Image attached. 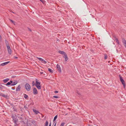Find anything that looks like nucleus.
<instances>
[{
  "mask_svg": "<svg viewBox=\"0 0 126 126\" xmlns=\"http://www.w3.org/2000/svg\"><path fill=\"white\" fill-rule=\"evenodd\" d=\"M25 89L27 91H29L30 90L31 87L30 85L28 83L26 84L25 85Z\"/></svg>",
  "mask_w": 126,
  "mask_h": 126,
  "instance_id": "nucleus-3",
  "label": "nucleus"
},
{
  "mask_svg": "<svg viewBox=\"0 0 126 126\" xmlns=\"http://www.w3.org/2000/svg\"><path fill=\"white\" fill-rule=\"evenodd\" d=\"M21 87L20 85H18V86L17 87L16 89V91H19L20 90Z\"/></svg>",
  "mask_w": 126,
  "mask_h": 126,
  "instance_id": "nucleus-10",
  "label": "nucleus"
},
{
  "mask_svg": "<svg viewBox=\"0 0 126 126\" xmlns=\"http://www.w3.org/2000/svg\"><path fill=\"white\" fill-rule=\"evenodd\" d=\"M10 82L11 83H11L12 84V83H13V82L11 80L10 81Z\"/></svg>",
  "mask_w": 126,
  "mask_h": 126,
  "instance_id": "nucleus-32",
  "label": "nucleus"
},
{
  "mask_svg": "<svg viewBox=\"0 0 126 126\" xmlns=\"http://www.w3.org/2000/svg\"><path fill=\"white\" fill-rule=\"evenodd\" d=\"M37 59H38L40 61H41L42 63H44L45 64H46L47 62L45 61L44 60L40 58L36 57Z\"/></svg>",
  "mask_w": 126,
  "mask_h": 126,
  "instance_id": "nucleus-4",
  "label": "nucleus"
},
{
  "mask_svg": "<svg viewBox=\"0 0 126 126\" xmlns=\"http://www.w3.org/2000/svg\"><path fill=\"white\" fill-rule=\"evenodd\" d=\"M59 52L61 54L64 55L66 54V53L65 52L60 50L59 51Z\"/></svg>",
  "mask_w": 126,
  "mask_h": 126,
  "instance_id": "nucleus-12",
  "label": "nucleus"
},
{
  "mask_svg": "<svg viewBox=\"0 0 126 126\" xmlns=\"http://www.w3.org/2000/svg\"><path fill=\"white\" fill-rule=\"evenodd\" d=\"M14 58H15L17 59V58H17V57H15H15H14Z\"/></svg>",
  "mask_w": 126,
  "mask_h": 126,
  "instance_id": "nucleus-34",
  "label": "nucleus"
},
{
  "mask_svg": "<svg viewBox=\"0 0 126 126\" xmlns=\"http://www.w3.org/2000/svg\"><path fill=\"white\" fill-rule=\"evenodd\" d=\"M10 62H7L5 63H1L0 64V66H4L7 64H8Z\"/></svg>",
  "mask_w": 126,
  "mask_h": 126,
  "instance_id": "nucleus-8",
  "label": "nucleus"
},
{
  "mask_svg": "<svg viewBox=\"0 0 126 126\" xmlns=\"http://www.w3.org/2000/svg\"><path fill=\"white\" fill-rule=\"evenodd\" d=\"M53 98H58V96L57 95H54L53 96Z\"/></svg>",
  "mask_w": 126,
  "mask_h": 126,
  "instance_id": "nucleus-28",
  "label": "nucleus"
},
{
  "mask_svg": "<svg viewBox=\"0 0 126 126\" xmlns=\"http://www.w3.org/2000/svg\"><path fill=\"white\" fill-rule=\"evenodd\" d=\"M35 85L36 87L38 89H40L41 88V86L40 85V82H39V80L37 79H35Z\"/></svg>",
  "mask_w": 126,
  "mask_h": 126,
  "instance_id": "nucleus-1",
  "label": "nucleus"
},
{
  "mask_svg": "<svg viewBox=\"0 0 126 126\" xmlns=\"http://www.w3.org/2000/svg\"><path fill=\"white\" fill-rule=\"evenodd\" d=\"M48 71H49L50 72H51V73L53 72L52 71V70L50 68H48Z\"/></svg>",
  "mask_w": 126,
  "mask_h": 126,
  "instance_id": "nucleus-22",
  "label": "nucleus"
},
{
  "mask_svg": "<svg viewBox=\"0 0 126 126\" xmlns=\"http://www.w3.org/2000/svg\"><path fill=\"white\" fill-rule=\"evenodd\" d=\"M5 42L6 44V46L7 47L9 46H10L8 42V41L6 40H5Z\"/></svg>",
  "mask_w": 126,
  "mask_h": 126,
  "instance_id": "nucleus-15",
  "label": "nucleus"
},
{
  "mask_svg": "<svg viewBox=\"0 0 126 126\" xmlns=\"http://www.w3.org/2000/svg\"><path fill=\"white\" fill-rule=\"evenodd\" d=\"M8 53L9 54H11L12 53V51L10 46L7 47Z\"/></svg>",
  "mask_w": 126,
  "mask_h": 126,
  "instance_id": "nucleus-5",
  "label": "nucleus"
},
{
  "mask_svg": "<svg viewBox=\"0 0 126 126\" xmlns=\"http://www.w3.org/2000/svg\"><path fill=\"white\" fill-rule=\"evenodd\" d=\"M24 97L26 99L28 97V96L27 94H24Z\"/></svg>",
  "mask_w": 126,
  "mask_h": 126,
  "instance_id": "nucleus-24",
  "label": "nucleus"
},
{
  "mask_svg": "<svg viewBox=\"0 0 126 126\" xmlns=\"http://www.w3.org/2000/svg\"><path fill=\"white\" fill-rule=\"evenodd\" d=\"M32 86H33L35 85V81H32Z\"/></svg>",
  "mask_w": 126,
  "mask_h": 126,
  "instance_id": "nucleus-26",
  "label": "nucleus"
},
{
  "mask_svg": "<svg viewBox=\"0 0 126 126\" xmlns=\"http://www.w3.org/2000/svg\"><path fill=\"white\" fill-rule=\"evenodd\" d=\"M122 42L123 43L124 46L126 48V40L124 39H123Z\"/></svg>",
  "mask_w": 126,
  "mask_h": 126,
  "instance_id": "nucleus-9",
  "label": "nucleus"
},
{
  "mask_svg": "<svg viewBox=\"0 0 126 126\" xmlns=\"http://www.w3.org/2000/svg\"><path fill=\"white\" fill-rule=\"evenodd\" d=\"M10 20L13 23H14V24H15V22L13 21V20Z\"/></svg>",
  "mask_w": 126,
  "mask_h": 126,
  "instance_id": "nucleus-30",
  "label": "nucleus"
},
{
  "mask_svg": "<svg viewBox=\"0 0 126 126\" xmlns=\"http://www.w3.org/2000/svg\"><path fill=\"white\" fill-rule=\"evenodd\" d=\"M57 115H56L55 116V117H54V120H53L54 121L57 118Z\"/></svg>",
  "mask_w": 126,
  "mask_h": 126,
  "instance_id": "nucleus-25",
  "label": "nucleus"
},
{
  "mask_svg": "<svg viewBox=\"0 0 126 126\" xmlns=\"http://www.w3.org/2000/svg\"><path fill=\"white\" fill-rule=\"evenodd\" d=\"M33 94L35 95L36 94L38 93L37 90L35 88H34L33 89Z\"/></svg>",
  "mask_w": 126,
  "mask_h": 126,
  "instance_id": "nucleus-7",
  "label": "nucleus"
},
{
  "mask_svg": "<svg viewBox=\"0 0 126 126\" xmlns=\"http://www.w3.org/2000/svg\"><path fill=\"white\" fill-rule=\"evenodd\" d=\"M119 76L120 78V80L121 82L123 85L124 87L125 88L126 86V84L125 82L124 79H123L122 78V77L120 75H119Z\"/></svg>",
  "mask_w": 126,
  "mask_h": 126,
  "instance_id": "nucleus-2",
  "label": "nucleus"
},
{
  "mask_svg": "<svg viewBox=\"0 0 126 126\" xmlns=\"http://www.w3.org/2000/svg\"><path fill=\"white\" fill-rule=\"evenodd\" d=\"M51 123H49V126H51Z\"/></svg>",
  "mask_w": 126,
  "mask_h": 126,
  "instance_id": "nucleus-33",
  "label": "nucleus"
},
{
  "mask_svg": "<svg viewBox=\"0 0 126 126\" xmlns=\"http://www.w3.org/2000/svg\"><path fill=\"white\" fill-rule=\"evenodd\" d=\"M11 83L10 82H8L6 84V86H8V85H11Z\"/></svg>",
  "mask_w": 126,
  "mask_h": 126,
  "instance_id": "nucleus-21",
  "label": "nucleus"
},
{
  "mask_svg": "<svg viewBox=\"0 0 126 126\" xmlns=\"http://www.w3.org/2000/svg\"><path fill=\"white\" fill-rule=\"evenodd\" d=\"M56 123L55 124L54 126H56Z\"/></svg>",
  "mask_w": 126,
  "mask_h": 126,
  "instance_id": "nucleus-38",
  "label": "nucleus"
},
{
  "mask_svg": "<svg viewBox=\"0 0 126 126\" xmlns=\"http://www.w3.org/2000/svg\"><path fill=\"white\" fill-rule=\"evenodd\" d=\"M48 122L47 121L45 123V126H48Z\"/></svg>",
  "mask_w": 126,
  "mask_h": 126,
  "instance_id": "nucleus-23",
  "label": "nucleus"
},
{
  "mask_svg": "<svg viewBox=\"0 0 126 126\" xmlns=\"http://www.w3.org/2000/svg\"><path fill=\"white\" fill-rule=\"evenodd\" d=\"M64 124L65 123H62L60 125V126H63Z\"/></svg>",
  "mask_w": 126,
  "mask_h": 126,
  "instance_id": "nucleus-29",
  "label": "nucleus"
},
{
  "mask_svg": "<svg viewBox=\"0 0 126 126\" xmlns=\"http://www.w3.org/2000/svg\"><path fill=\"white\" fill-rule=\"evenodd\" d=\"M56 67L58 70L59 72H60L61 73V67L60 65L58 64H57V65Z\"/></svg>",
  "mask_w": 126,
  "mask_h": 126,
  "instance_id": "nucleus-6",
  "label": "nucleus"
},
{
  "mask_svg": "<svg viewBox=\"0 0 126 126\" xmlns=\"http://www.w3.org/2000/svg\"><path fill=\"white\" fill-rule=\"evenodd\" d=\"M11 117H12V118L13 119V122L18 120V119H16V117H15V116H13V115H12V116Z\"/></svg>",
  "mask_w": 126,
  "mask_h": 126,
  "instance_id": "nucleus-11",
  "label": "nucleus"
},
{
  "mask_svg": "<svg viewBox=\"0 0 126 126\" xmlns=\"http://www.w3.org/2000/svg\"><path fill=\"white\" fill-rule=\"evenodd\" d=\"M0 95L2 96L3 97L5 98H6L7 96V95H6L4 94H1Z\"/></svg>",
  "mask_w": 126,
  "mask_h": 126,
  "instance_id": "nucleus-19",
  "label": "nucleus"
},
{
  "mask_svg": "<svg viewBox=\"0 0 126 126\" xmlns=\"http://www.w3.org/2000/svg\"><path fill=\"white\" fill-rule=\"evenodd\" d=\"M33 111L36 114H37L38 113H40V112L39 111L34 109L33 110Z\"/></svg>",
  "mask_w": 126,
  "mask_h": 126,
  "instance_id": "nucleus-16",
  "label": "nucleus"
},
{
  "mask_svg": "<svg viewBox=\"0 0 126 126\" xmlns=\"http://www.w3.org/2000/svg\"><path fill=\"white\" fill-rule=\"evenodd\" d=\"M18 121V120L16 121H15L14 122L15 123V126H18V125H19L17 123V122Z\"/></svg>",
  "mask_w": 126,
  "mask_h": 126,
  "instance_id": "nucleus-18",
  "label": "nucleus"
},
{
  "mask_svg": "<svg viewBox=\"0 0 126 126\" xmlns=\"http://www.w3.org/2000/svg\"><path fill=\"white\" fill-rule=\"evenodd\" d=\"M29 31H31V30L30 29H29Z\"/></svg>",
  "mask_w": 126,
  "mask_h": 126,
  "instance_id": "nucleus-35",
  "label": "nucleus"
},
{
  "mask_svg": "<svg viewBox=\"0 0 126 126\" xmlns=\"http://www.w3.org/2000/svg\"><path fill=\"white\" fill-rule=\"evenodd\" d=\"M54 92L55 93H58V91H56Z\"/></svg>",
  "mask_w": 126,
  "mask_h": 126,
  "instance_id": "nucleus-31",
  "label": "nucleus"
},
{
  "mask_svg": "<svg viewBox=\"0 0 126 126\" xmlns=\"http://www.w3.org/2000/svg\"><path fill=\"white\" fill-rule=\"evenodd\" d=\"M115 41L118 44H119V43L118 39L117 38H116L115 39Z\"/></svg>",
  "mask_w": 126,
  "mask_h": 126,
  "instance_id": "nucleus-20",
  "label": "nucleus"
},
{
  "mask_svg": "<svg viewBox=\"0 0 126 126\" xmlns=\"http://www.w3.org/2000/svg\"><path fill=\"white\" fill-rule=\"evenodd\" d=\"M104 55H105L104 59H107V58H108V56L106 54H105Z\"/></svg>",
  "mask_w": 126,
  "mask_h": 126,
  "instance_id": "nucleus-27",
  "label": "nucleus"
},
{
  "mask_svg": "<svg viewBox=\"0 0 126 126\" xmlns=\"http://www.w3.org/2000/svg\"><path fill=\"white\" fill-rule=\"evenodd\" d=\"M9 79L8 78L4 80H3V82L5 83L6 82H7L9 80Z\"/></svg>",
  "mask_w": 126,
  "mask_h": 126,
  "instance_id": "nucleus-17",
  "label": "nucleus"
},
{
  "mask_svg": "<svg viewBox=\"0 0 126 126\" xmlns=\"http://www.w3.org/2000/svg\"><path fill=\"white\" fill-rule=\"evenodd\" d=\"M42 2L43 1V0H40Z\"/></svg>",
  "mask_w": 126,
  "mask_h": 126,
  "instance_id": "nucleus-37",
  "label": "nucleus"
},
{
  "mask_svg": "<svg viewBox=\"0 0 126 126\" xmlns=\"http://www.w3.org/2000/svg\"><path fill=\"white\" fill-rule=\"evenodd\" d=\"M63 57L65 58V61H67L68 60V57L66 54L64 55V56Z\"/></svg>",
  "mask_w": 126,
  "mask_h": 126,
  "instance_id": "nucleus-14",
  "label": "nucleus"
},
{
  "mask_svg": "<svg viewBox=\"0 0 126 126\" xmlns=\"http://www.w3.org/2000/svg\"><path fill=\"white\" fill-rule=\"evenodd\" d=\"M17 83V81H15L13 82L12 84H11L12 86H14Z\"/></svg>",
  "mask_w": 126,
  "mask_h": 126,
  "instance_id": "nucleus-13",
  "label": "nucleus"
},
{
  "mask_svg": "<svg viewBox=\"0 0 126 126\" xmlns=\"http://www.w3.org/2000/svg\"><path fill=\"white\" fill-rule=\"evenodd\" d=\"M1 39V35H0V39Z\"/></svg>",
  "mask_w": 126,
  "mask_h": 126,
  "instance_id": "nucleus-36",
  "label": "nucleus"
}]
</instances>
